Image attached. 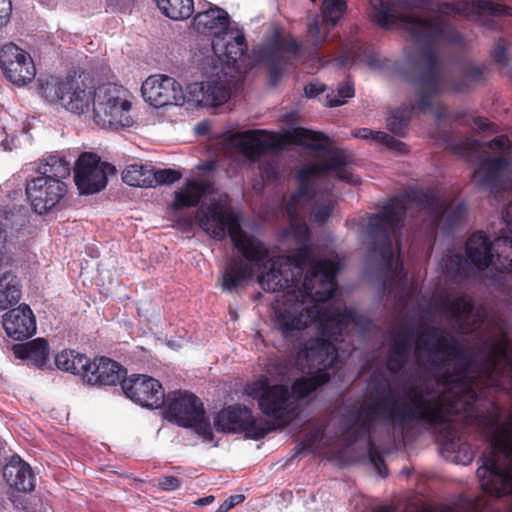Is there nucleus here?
I'll use <instances>...</instances> for the list:
<instances>
[{"mask_svg":"<svg viewBox=\"0 0 512 512\" xmlns=\"http://www.w3.org/2000/svg\"><path fill=\"white\" fill-rule=\"evenodd\" d=\"M339 263L334 260L319 262L313 266L303 283V292L288 289L276 299L274 326L284 338L297 335L298 332L317 325L322 330L323 338L311 339L299 352L297 364L310 377L297 380L292 387V395L297 398L307 396L318 386L328 381L324 371L336 357V349L330 342V330L342 323L340 315L335 312H318L315 317L309 311V303L324 302L336 291L335 276Z\"/></svg>","mask_w":512,"mask_h":512,"instance_id":"nucleus-1","label":"nucleus"},{"mask_svg":"<svg viewBox=\"0 0 512 512\" xmlns=\"http://www.w3.org/2000/svg\"><path fill=\"white\" fill-rule=\"evenodd\" d=\"M211 207L198 211L197 218L202 229L215 239L221 240L228 234L231 241L242 255L243 260L229 263L223 272L222 286L232 290L242 282L251 280L257 274L259 285L266 291L276 292L283 288V282L288 283L287 272L294 276V270L311 264L310 253L305 251L294 259L268 258L266 248L253 237L247 236L239 228L238 219L232 214L226 195H219Z\"/></svg>","mask_w":512,"mask_h":512,"instance_id":"nucleus-2","label":"nucleus"},{"mask_svg":"<svg viewBox=\"0 0 512 512\" xmlns=\"http://www.w3.org/2000/svg\"><path fill=\"white\" fill-rule=\"evenodd\" d=\"M326 142L327 139L322 134L301 127L292 128L283 134L250 130L232 135L230 141L231 145L237 147L245 157L252 161L270 149L282 148L290 144L301 145L312 150H323L320 158L326 164L303 168L298 173L301 183L307 181L317 172L328 171L343 181L358 184L359 179L347 170L342 157L335 151L324 149Z\"/></svg>","mask_w":512,"mask_h":512,"instance_id":"nucleus-3","label":"nucleus"},{"mask_svg":"<svg viewBox=\"0 0 512 512\" xmlns=\"http://www.w3.org/2000/svg\"><path fill=\"white\" fill-rule=\"evenodd\" d=\"M98 84L99 81L84 72H73L60 80H40L39 90L50 103L58 104L70 114L82 116L91 115Z\"/></svg>","mask_w":512,"mask_h":512,"instance_id":"nucleus-4","label":"nucleus"},{"mask_svg":"<svg viewBox=\"0 0 512 512\" xmlns=\"http://www.w3.org/2000/svg\"><path fill=\"white\" fill-rule=\"evenodd\" d=\"M369 3L372 7L373 21L382 27L399 25L417 38H431L441 32L439 22L423 18V15L434 11L430 3H390L388 0H369Z\"/></svg>","mask_w":512,"mask_h":512,"instance_id":"nucleus-5","label":"nucleus"},{"mask_svg":"<svg viewBox=\"0 0 512 512\" xmlns=\"http://www.w3.org/2000/svg\"><path fill=\"white\" fill-rule=\"evenodd\" d=\"M477 476L483 491L491 496L512 493V418L497 432Z\"/></svg>","mask_w":512,"mask_h":512,"instance_id":"nucleus-6","label":"nucleus"},{"mask_svg":"<svg viewBox=\"0 0 512 512\" xmlns=\"http://www.w3.org/2000/svg\"><path fill=\"white\" fill-rule=\"evenodd\" d=\"M94 96L91 120L97 126L118 129L134 124L133 95L127 88L117 83L99 82Z\"/></svg>","mask_w":512,"mask_h":512,"instance_id":"nucleus-7","label":"nucleus"},{"mask_svg":"<svg viewBox=\"0 0 512 512\" xmlns=\"http://www.w3.org/2000/svg\"><path fill=\"white\" fill-rule=\"evenodd\" d=\"M502 218L507 231L512 235V203ZM466 255L478 269L484 270L492 265L499 271H512V236L500 237L491 245L485 234L475 233L466 244Z\"/></svg>","mask_w":512,"mask_h":512,"instance_id":"nucleus-8","label":"nucleus"},{"mask_svg":"<svg viewBox=\"0 0 512 512\" xmlns=\"http://www.w3.org/2000/svg\"><path fill=\"white\" fill-rule=\"evenodd\" d=\"M244 393L257 401L259 409L274 420V425L283 426L292 419L295 408L284 386H271L268 378L262 377L248 383Z\"/></svg>","mask_w":512,"mask_h":512,"instance_id":"nucleus-9","label":"nucleus"},{"mask_svg":"<svg viewBox=\"0 0 512 512\" xmlns=\"http://www.w3.org/2000/svg\"><path fill=\"white\" fill-rule=\"evenodd\" d=\"M167 414L171 421L193 428L204 440L212 439V431L204 417L200 399L188 391H175L167 397Z\"/></svg>","mask_w":512,"mask_h":512,"instance_id":"nucleus-10","label":"nucleus"},{"mask_svg":"<svg viewBox=\"0 0 512 512\" xmlns=\"http://www.w3.org/2000/svg\"><path fill=\"white\" fill-rule=\"evenodd\" d=\"M114 173V166L92 152H83L74 164V182L80 195L99 193L107 186L108 176Z\"/></svg>","mask_w":512,"mask_h":512,"instance_id":"nucleus-11","label":"nucleus"},{"mask_svg":"<svg viewBox=\"0 0 512 512\" xmlns=\"http://www.w3.org/2000/svg\"><path fill=\"white\" fill-rule=\"evenodd\" d=\"M217 431L225 433H244L251 439H260L272 430L263 419H256L246 407L233 406L220 411L214 419Z\"/></svg>","mask_w":512,"mask_h":512,"instance_id":"nucleus-12","label":"nucleus"},{"mask_svg":"<svg viewBox=\"0 0 512 512\" xmlns=\"http://www.w3.org/2000/svg\"><path fill=\"white\" fill-rule=\"evenodd\" d=\"M0 69L5 78L17 87L28 85L37 74L30 53L14 43H7L1 48Z\"/></svg>","mask_w":512,"mask_h":512,"instance_id":"nucleus-13","label":"nucleus"},{"mask_svg":"<svg viewBox=\"0 0 512 512\" xmlns=\"http://www.w3.org/2000/svg\"><path fill=\"white\" fill-rule=\"evenodd\" d=\"M476 401V394L471 386L454 384L441 396L440 403L434 408H425L419 415L435 422L449 421L452 415L467 414Z\"/></svg>","mask_w":512,"mask_h":512,"instance_id":"nucleus-14","label":"nucleus"},{"mask_svg":"<svg viewBox=\"0 0 512 512\" xmlns=\"http://www.w3.org/2000/svg\"><path fill=\"white\" fill-rule=\"evenodd\" d=\"M68 192L64 181L34 177L26 184V194L33 210L47 214L57 210Z\"/></svg>","mask_w":512,"mask_h":512,"instance_id":"nucleus-15","label":"nucleus"},{"mask_svg":"<svg viewBox=\"0 0 512 512\" xmlns=\"http://www.w3.org/2000/svg\"><path fill=\"white\" fill-rule=\"evenodd\" d=\"M141 91L144 100L155 108L185 104L182 86L174 78L166 75L149 76L143 82Z\"/></svg>","mask_w":512,"mask_h":512,"instance_id":"nucleus-16","label":"nucleus"},{"mask_svg":"<svg viewBox=\"0 0 512 512\" xmlns=\"http://www.w3.org/2000/svg\"><path fill=\"white\" fill-rule=\"evenodd\" d=\"M121 387L129 399L143 407L157 409L164 404L162 385L147 375H132L122 381Z\"/></svg>","mask_w":512,"mask_h":512,"instance_id":"nucleus-17","label":"nucleus"},{"mask_svg":"<svg viewBox=\"0 0 512 512\" xmlns=\"http://www.w3.org/2000/svg\"><path fill=\"white\" fill-rule=\"evenodd\" d=\"M493 366L490 381L504 390H512V343L504 334L493 344L489 356Z\"/></svg>","mask_w":512,"mask_h":512,"instance_id":"nucleus-18","label":"nucleus"},{"mask_svg":"<svg viewBox=\"0 0 512 512\" xmlns=\"http://www.w3.org/2000/svg\"><path fill=\"white\" fill-rule=\"evenodd\" d=\"M246 48L245 37L238 29L230 28L212 41L213 53L223 68L232 66L241 60L245 55Z\"/></svg>","mask_w":512,"mask_h":512,"instance_id":"nucleus-19","label":"nucleus"},{"mask_svg":"<svg viewBox=\"0 0 512 512\" xmlns=\"http://www.w3.org/2000/svg\"><path fill=\"white\" fill-rule=\"evenodd\" d=\"M3 328L14 340H23L36 331V321L29 306L19 305L3 315Z\"/></svg>","mask_w":512,"mask_h":512,"instance_id":"nucleus-20","label":"nucleus"},{"mask_svg":"<svg viewBox=\"0 0 512 512\" xmlns=\"http://www.w3.org/2000/svg\"><path fill=\"white\" fill-rule=\"evenodd\" d=\"M454 11L462 13L466 16H512V8L505 7L500 4H494L490 1H459L456 5L443 3L437 5L436 12L442 14H450Z\"/></svg>","mask_w":512,"mask_h":512,"instance_id":"nucleus-21","label":"nucleus"},{"mask_svg":"<svg viewBox=\"0 0 512 512\" xmlns=\"http://www.w3.org/2000/svg\"><path fill=\"white\" fill-rule=\"evenodd\" d=\"M192 27L200 34L217 39V37H220L225 31L230 29L229 16L225 10L216 6H210L208 9L195 15Z\"/></svg>","mask_w":512,"mask_h":512,"instance_id":"nucleus-22","label":"nucleus"},{"mask_svg":"<svg viewBox=\"0 0 512 512\" xmlns=\"http://www.w3.org/2000/svg\"><path fill=\"white\" fill-rule=\"evenodd\" d=\"M85 372V381L92 385H115L123 376L121 366L105 357L91 361Z\"/></svg>","mask_w":512,"mask_h":512,"instance_id":"nucleus-23","label":"nucleus"},{"mask_svg":"<svg viewBox=\"0 0 512 512\" xmlns=\"http://www.w3.org/2000/svg\"><path fill=\"white\" fill-rule=\"evenodd\" d=\"M3 475L9 486L19 492H32L35 488L31 467L19 458H13L5 465Z\"/></svg>","mask_w":512,"mask_h":512,"instance_id":"nucleus-24","label":"nucleus"},{"mask_svg":"<svg viewBox=\"0 0 512 512\" xmlns=\"http://www.w3.org/2000/svg\"><path fill=\"white\" fill-rule=\"evenodd\" d=\"M512 174V168L509 163L501 158H495L481 164L473 179L483 186L492 187L497 183L504 184L506 178Z\"/></svg>","mask_w":512,"mask_h":512,"instance_id":"nucleus-25","label":"nucleus"},{"mask_svg":"<svg viewBox=\"0 0 512 512\" xmlns=\"http://www.w3.org/2000/svg\"><path fill=\"white\" fill-rule=\"evenodd\" d=\"M210 185L199 178H191L186 184L175 192L171 208L176 210L184 207H191L198 204L200 198L209 193Z\"/></svg>","mask_w":512,"mask_h":512,"instance_id":"nucleus-26","label":"nucleus"},{"mask_svg":"<svg viewBox=\"0 0 512 512\" xmlns=\"http://www.w3.org/2000/svg\"><path fill=\"white\" fill-rule=\"evenodd\" d=\"M21 289L17 277L7 268V261L0 262V312L17 304Z\"/></svg>","mask_w":512,"mask_h":512,"instance_id":"nucleus-27","label":"nucleus"},{"mask_svg":"<svg viewBox=\"0 0 512 512\" xmlns=\"http://www.w3.org/2000/svg\"><path fill=\"white\" fill-rule=\"evenodd\" d=\"M12 350L16 358L27 360L39 368L46 364L49 355L48 343L43 338H37L23 344H16Z\"/></svg>","mask_w":512,"mask_h":512,"instance_id":"nucleus-28","label":"nucleus"},{"mask_svg":"<svg viewBox=\"0 0 512 512\" xmlns=\"http://www.w3.org/2000/svg\"><path fill=\"white\" fill-rule=\"evenodd\" d=\"M212 63L213 60H211V63L204 60L201 64L204 67L206 65L211 67V71L206 75V88H209L208 95L213 98H217L220 93L224 95L222 100L216 99L214 103L209 106L218 107L229 100L231 92L227 80L221 76L224 72V68Z\"/></svg>","mask_w":512,"mask_h":512,"instance_id":"nucleus-29","label":"nucleus"},{"mask_svg":"<svg viewBox=\"0 0 512 512\" xmlns=\"http://www.w3.org/2000/svg\"><path fill=\"white\" fill-rule=\"evenodd\" d=\"M55 365L58 369L85 378V372L89 367V358L75 350L65 349L55 356Z\"/></svg>","mask_w":512,"mask_h":512,"instance_id":"nucleus-30","label":"nucleus"},{"mask_svg":"<svg viewBox=\"0 0 512 512\" xmlns=\"http://www.w3.org/2000/svg\"><path fill=\"white\" fill-rule=\"evenodd\" d=\"M38 172L39 175L37 177L50 178L54 181H63L70 176L71 165L65 157L51 155L39 165Z\"/></svg>","mask_w":512,"mask_h":512,"instance_id":"nucleus-31","label":"nucleus"},{"mask_svg":"<svg viewBox=\"0 0 512 512\" xmlns=\"http://www.w3.org/2000/svg\"><path fill=\"white\" fill-rule=\"evenodd\" d=\"M304 202V193L299 191L296 195H294L290 202L287 205V210L290 218V230L287 232L288 235H292L293 237L299 240H305L308 237V228L304 222L296 212L298 209H302Z\"/></svg>","mask_w":512,"mask_h":512,"instance_id":"nucleus-32","label":"nucleus"},{"mask_svg":"<svg viewBox=\"0 0 512 512\" xmlns=\"http://www.w3.org/2000/svg\"><path fill=\"white\" fill-rule=\"evenodd\" d=\"M123 181L132 187L151 188L152 187V168L148 165L131 164L122 171Z\"/></svg>","mask_w":512,"mask_h":512,"instance_id":"nucleus-33","label":"nucleus"},{"mask_svg":"<svg viewBox=\"0 0 512 512\" xmlns=\"http://www.w3.org/2000/svg\"><path fill=\"white\" fill-rule=\"evenodd\" d=\"M162 14L172 20L189 18L194 11L193 0H155Z\"/></svg>","mask_w":512,"mask_h":512,"instance_id":"nucleus-34","label":"nucleus"},{"mask_svg":"<svg viewBox=\"0 0 512 512\" xmlns=\"http://www.w3.org/2000/svg\"><path fill=\"white\" fill-rule=\"evenodd\" d=\"M209 88H206V79L187 85L185 94V103H190L196 107H207L214 103L216 98L208 95ZM223 94H219L217 99L222 100Z\"/></svg>","mask_w":512,"mask_h":512,"instance_id":"nucleus-35","label":"nucleus"},{"mask_svg":"<svg viewBox=\"0 0 512 512\" xmlns=\"http://www.w3.org/2000/svg\"><path fill=\"white\" fill-rule=\"evenodd\" d=\"M346 7L344 0H323V26L332 27L336 25L337 22L343 18Z\"/></svg>","mask_w":512,"mask_h":512,"instance_id":"nucleus-36","label":"nucleus"},{"mask_svg":"<svg viewBox=\"0 0 512 512\" xmlns=\"http://www.w3.org/2000/svg\"><path fill=\"white\" fill-rule=\"evenodd\" d=\"M355 138L370 140L380 148L395 149L397 143L392 137L384 132H374L368 128H360L353 132Z\"/></svg>","mask_w":512,"mask_h":512,"instance_id":"nucleus-37","label":"nucleus"},{"mask_svg":"<svg viewBox=\"0 0 512 512\" xmlns=\"http://www.w3.org/2000/svg\"><path fill=\"white\" fill-rule=\"evenodd\" d=\"M354 87L346 82L340 85L337 89V92L332 91L327 94V106L335 107L340 106L346 103L348 98H352L354 96Z\"/></svg>","mask_w":512,"mask_h":512,"instance_id":"nucleus-38","label":"nucleus"},{"mask_svg":"<svg viewBox=\"0 0 512 512\" xmlns=\"http://www.w3.org/2000/svg\"><path fill=\"white\" fill-rule=\"evenodd\" d=\"M152 187L157 185L172 184L181 179L182 174L174 169H159L154 171L152 169Z\"/></svg>","mask_w":512,"mask_h":512,"instance_id":"nucleus-39","label":"nucleus"},{"mask_svg":"<svg viewBox=\"0 0 512 512\" xmlns=\"http://www.w3.org/2000/svg\"><path fill=\"white\" fill-rule=\"evenodd\" d=\"M388 127L391 130V132L403 135L404 130L407 126V120L405 118H400L399 120L395 116H391L387 120Z\"/></svg>","mask_w":512,"mask_h":512,"instance_id":"nucleus-40","label":"nucleus"},{"mask_svg":"<svg viewBox=\"0 0 512 512\" xmlns=\"http://www.w3.org/2000/svg\"><path fill=\"white\" fill-rule=\"evenodd\" d=\"M12 14V3L10 0H0V26L6 25Z\"/></svg>","mask_w":512,"mask_h":512,"instance_id":"nucleus-41","label":"nucleus"},{"mask_svg":"<svg viewBox=\"0 0 512 512\" xmlns=\"http://www.w3.org/2000/svg\"><path fill=\"white\" fill-rule=\"evenodd\" d=\"M244 499L245 497L242 494L232 495L219 506V509L221 510V512H228L234 506L243 502Z\"/></svg>","mask_w":512,"mask_h":512,"instance_id":"nucleus-42","label":"nucleus"},{"mask_svg":"<svg viewBox=\"0 0 512 512\" xmlns=\"http://www.w3.org/2000/svg\"><path fill=\"white\" fill-rule=\"evenodd\" d=\"M179 481L173 476H166L159 479V486L165 491H172L179 487Z\"/></svg>","mask_w":512,"mask_h":512,"instance_id":"nucleus-43","label":"nucleus"},{"mask_svg":"<svg viewBox=\"0 0 512 512\" xmlns=\"http://www.w3.org/2000/svg\"><path fill=\"white\" fill-rule=\"evenodd\" d=\"M491 146L494 150L502 152L508 151L510 149L509 140L506 136H499L495 138L492 141Z\"/></svg>","mask_w":512,"mask_h":512,"instance_id":"nucleus-44","label":"nucleus"},{"mask_svg":"<svg viewBox=\"0 0 512 512\" xmlns=\"http://www.w3.org/2000/svg\"><path fill=\"white\" fill-rule=\"evenodd\" d=\"M309 33L315 37L318 41H325L327 39V32L321 31V28L317 21H314L308 29Z\"/></svg>","mask_w":512,"mask_h":512,"instance_id":"nucleus-45","label":"nucleus"},{"mask_svg":"<svg viewBox=\"0 0 512 512\" xmlns=\"http://www.w3.org/2000/svg\"><path fill=\"white\" fill-rule=\"evenodd\" d=\"M304 91L307 97L313 98L324 91V85L321 83H310L305 87Z\"/></svg>","mask_w":512,"mask_h":512,"instance_id":"nucleus-46","label":"nucleus"},{"mask_svg":"<svg viewBox=\"0 0 512 512\" xmlns=\"http://www.w3.org/2000/svg\"><path fill=\"white\" fill-rule=\"evenodd\" d=\"M330 213H331L330 206H324L322 208H319L313 216L314 221L315 222H323L329 217Z\"/></svg>","mask_w":512,"mask_h":512,"instance_id":"nucleus-47","label":"nucleus"},{"mask_svg":"<svg viewBox=\"0 0 512 512\" xmlns=\"http://www.w3.org/2000/svg\"><path fill=\"white\" fill-rule=\"evenodd\" d=\"M5 243H6V232L0 223V262L7 261V257L5 255Z\"/></svg>","mask_w":512,"mask_h":512,"instance_id":"nucleus-48","label":"nucleus"},{"mask_svg":"<svg viewBox=\"0 0 512 512\" xmlns=\"http://www.w3.org/2000/svg\"><path fill=\"white\" fill-rule=\"evenodd\" d=\"M214 499L215 498H214L213 495H209L207 497L200 498V499L196 500L194 502V504L197 505V506H204V505L211 504L214 501Z\"/></svg>","mask_w":512,"mask_h":512,"instance_id":"nucleus-49","label":"nucleus"},{"mask_svg":"<svg viewBox=\"0 0 512 512\" xmlns=\"http://www.w3.org/2000/svg\"><path fill=\"white\" fill-rule=\"evenodd\" d=\"M475 124L477 125L478 128L483 130L487 129L490 125L488 119L480 117L475 119Z\"/></svg>","mask_w":512,"mask_h":512,"instance_id":"nucleus-50","label":"nucleus"},{"mask_svg":"<svg viewBox=\"0 0 512 512\" xmlns=\"http://www.w3.org/2000/svg\"><path fill=\"white\" fill-rule=\"evenodd\" d=\"M495 58H496V61L501 65H504L506 63V56H505L504 51L497 52L495 55Z\"/></svg>","mask_w":512,"mask_h":512,"instance_id":"nucleus-51","label":"nucleus"},{"mask_svg":"<svg viewBox=\"0 0 512 512\" xmlns=\"http://www.w3.org/2000/svg\"><path fill=\"white\" fill-rule=\"evenodd\" d=\"M42 5L53 8L56 5V0H38Z\"/></svg>","mask_w":512,"mask_h":512,"instance_id":"nucleus-52","label":"nucleus"},{"mask_svg":"<svg viewBox=\"0 0 512 512\" xmlns=\"http://www.w3.org/2000/svg\"><path fill=\"white\" fill-rule=\"evenodd\" d=\"M271 80H272L273 83H275V81H276V70H273L271 72Z\"/></svg>","mask_w":512,"mask_h":512,"instance_id":"nucleus-53","label":"nucleus"},{"mask_svg":"<svg viewBox=\"0 0 512 512\" xmlns=\"http://www.w3.org/2000/svg\"><path fill=\"white\" fill-rule=\"evenodd\" d=\"M296 48H297L296 43H293L292 45H290L289 47H287V50L291 51V50H295Z\"/></svg>","mask_w":512,"mask_h":512,"instance_id":"nucleus-54","label":"nucleus"},{"mask_svg":"<svg viewBox=\"0 0 512 512\" xmlns=\"http://www.w3.org/2000/svg\"><path fill=\"white\" fill-rule=\"evenodd\" d=\"M419 106H420V108H421V109H424V108H425V106H426V103H425L424 101H421V102L419 103Z\"/></svg>","mask_w":512,"mask_h":512,"instance_id":"nucleus-55","label":"nucleus"},{"mask_svg":"<svg viewBox=\"0 0 512 512\" xmlns=\"http://www.w3.org/2000/svg\"><path fill=\"white\" fill-rule=\"evenodd\" d=\"M458 210H459L460 212H463V211L465 210L464 205L460 204V205L458 206Z\"/></svg>","mask_w":512,"mask_h":512,"instance_id":"nucleus-56","label":"nucleus"}]
</instances>
